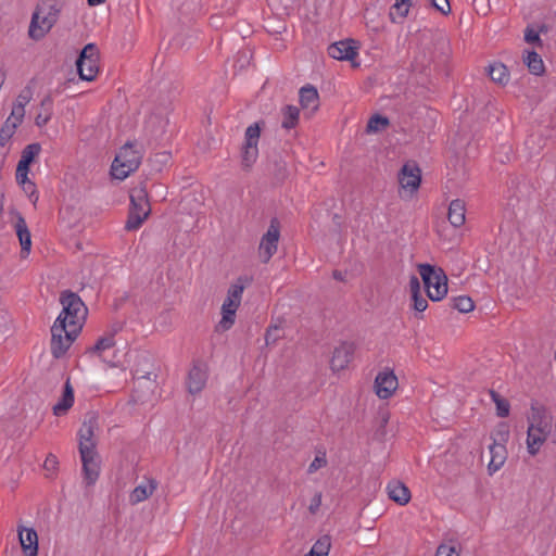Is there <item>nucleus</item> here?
Here are the masks:
<instances>
[{
	"label": "nucleus",
	"mask_w": 556,
	"mask_h": 556,
	"mask_svg": "<svg viewBox=\"0 0 556 556\" xmlns=\"http://www.w3.org/2000/svg\"><path fill=\"white\" fill-rule=\"evenodd\" d=\"M358 47L354 40H341L329 46L328 54L336 60H353L357 56Z\"/></svg>",
	"instance_id": "19"
},
{
	"label": "nucleus",
	"mask_w": 556,
	"mask_h": 556,
	"mask_svg": "<svg viewBox=\"0 0 556 556\" xmlns=\"http://www.w3.org/2000/svg\"><path fill=\"white\" fill-rule=\"evenodd\" d=\"M79 77L92 81L99 73V51L92 43L87 45L80 52L76 62Z\"/></svg>",
	"instance_id": "9"
},
{
	"label": "nucleus",
	"mask_w": 556,
	"mask_h": 556,
	"mask_svg": "<svg viewBox=\"0 0 556 556\" xmlns=\"http://www.w3.org/2000/svg\"><path fill=\"white\" fill-rule=\"evenodd\" d=\"M260 137L261 126L258 123H254L247 128L241 150V162L244 168H251L258 157Z\"/></svg>",
	"instance_id": "10"
},
{
	"label": "nucleus",
	"mask_w": 556,
	"mask_h": 556,
	"mask_svg": "<svg viewBox=\"0 0 556 556\" xmlns=\"http://www.w3.org/2000/svg\"><path fill=\"white\" fill-rule=\"evenodd\" d=\"M493 444L490 445L491 452L494 448H506V443L509 439V428L506 424L498 425L492 432Z\"/></svg>",
	"instance_id": "30"
},
{
	"label": "nucleus",
	"mask_w": 556,
	"mask_h": 556,
	"mask_svg": "<svg viewBox=\"0 0 556 556\" xmlns=\"http://www.w3.org/2000/svg\"><path fill=\"white\" fill-rule=\"evenodd\" d=\"M326 454L317 455L315 459L309 464L307 472L314 473L318 469L325 467L327 465Z\"/></svg>",
	"instance_id": "42"
},
{
	"label": "nucleus",
	"mask_w": 556,
	"mask_h": 556,
	"mask_svg": "<svg viewBox=\"0 0 556 556\" xmlns=\"http://www.w3.org/2000/svg\"><path fill=\"white\" fill-rule=\"evenodd\" d=\"M321 505V493L320 492H317L313 498L311 500V504L308 506V510L312 513V514H316L317 510L319 509Z\"/></svg>",
	"instance_id": "45"
},
{
	"label": "nucleus",
	"mask_w": 556,
	"mask_h": 556,
	"mask_svg": "<svg viewBox=\"0 0 556 556\" xmlns=\"http://www.w3.org/2000/svg\"><path fill=\"white\" fill-rule=\"evenodd\" d=\"M490 396L495 404L497 416L502 418L507 417L510 412L509 402L493 390L490 391Z\"/></svg>",
	"instance_id": "35"
},
{
	"label": "nucleus",
	"mask_w": 556,
	"mask_h": 556,
	"mask_svg": "<svg viewBox=\"0 0 556 556\" xmlns=\"http://www.w3.org/2000/svg\"><path fill=\"white\" fill-rule=\"evenodd\" d=\"M207 380V366L201 363L193 364L191 369L189 370L187 378V388L189 393L198 394L200 393Z\"/></svg>",
	"instance_id": "18"
},
{
	"label": "nucleus",
	"mask_w": 556,
	"mask_h": 556,
	"mask_svg": "<svg viewBox=\"0 0 556 556\" xmlns=\"http://www.w3.org/2000/svg\"><path fill=\"white\" fill-rule=\"evenodd\" d=\"M134 377L138 379H151L152 372L149 370H140L139 368L131 369Z\"/></svg>",
	"instance_id": "47"
},
{
	"label": "nucleus",
	"mask_w": 556,
	"mask_h": 556,
	"mask_svg": "<svg viewBox=\"0 0 556 556\" xmlns=\"http://www.w3.org/2000/svg\"><path fill=\"white\" fill-rule=\"evenodd\" d=\"M51 105H52V101L49 98H46L41 101V106L45 110H43V112L38 113L35 117V124L38 127H43L50 122V119L52 117Z\"/></svg>",
	"instance_id": "36"
},
{
	"label": "nucleus",
	"mask_w": 556,
	"mask_h": 556,
	"mask_svg": "<svg viewBox=\"0 0 556 556\" xmlns=\"http://www.w3.org/2000/svg\"><path fill=\"white\" fill-rule=\"evenodd\" d=\"M372 388L380 400L391 399L399 388V379L393 369L386 367L380 370L375 378Z\"/></svg>",
	"instance_id": "11"
},
{
	"label": "nucleus",
	"mask_w": 556,
	"mask_h": 556,
	"mask_svg": "<svg viewBox=\"0 0 556 556\" xmlns=\"http://www.w3.org/2000/svg\"><path fill=\"white\" fill-rule=\"evenodd\" d=\"M418 273L424 281L427 295L432 301H441L447 294V277L441 268L420 264Z\"/></svg>",
	"instance_id": "6"
},
{
	"label": "nucleus",
	"mask_w": 556,
	"mask_h": 556,
	"mask_svg": "<svg viewBox=\"0 0 556 556\" xmlns=\"http://www.w3.org/2000/svg\"><path fill=\"white\" fill-rule=\"evenodd\" d=\"M432 5L442 14L447 15L451 12L448 0H431Z\"/></svg>",
	"instance_id": "43"
},
{
	"label": "nucleus",
	"mask_w": 556,
	"mask_h": 556,
	"mask_svg": "<svg viewBox=\"0 0 556 556\" xmlns=\"http://www.w3.org/2000/svg\"><path fill=\"white\" fill-rule=\"evenodd\" d=\"M142 156V148L137 142H126L118 150L111 165L112 177L118 180L126 179L139 168Z\"/></svg>",
	"instance_id": "5"
},
{
	"label": "nucleus",
	"mask_w": 556,
	"mask_h": 556,
	"mask_svg": "<svg viewBox=\"0 0 556 556\" xmlns=\"http://www.w3.org/2000/svg\"><path fill=\"white\" fill-rule=\"evenodd\" d=\"M18 538L25 556L38 555V534L35 529L18 527Z\"/></svg>",
	"instance_id": "20"
},
{
	"label": "nucleus",
	"mask_w": 556,
	"mask_h": 556,
	"mask_svg": "<svg viewBox=\"0 0 556 556\" xmlns=\"http://www.w3.org/2000/svg\"><path fill=\"white\" fill-rule=\"evenodd\" d=\"M334 277H336V278H340V274L334 273Z\"/></svg>",
	"instance_id": "52"
},
{
	"label": "nucleus",
	"mask_w": 556,
	"mask_h": 556,
	"mask_svg": "<svg viewBox=\"0 0 556 556\" xmlns=\"http://www.w3.org/2000/svg\"><path fill=\"white\" fill-rule=\"evenodd\" d=\"M282 127L286 129L294 128L299 122L300 111L294 105H287L282 110Z\"/></svg>",
	"instance_id": "33"
},
{
	"label": "nucleus",
	"mask_w": 556,
	"mask_h": 556,
	"mask_svg": "<svg viewBox=\"0 0 556 556\" xmlns=\"http://www.w3.org/2000/svg\"><path fill=\"white\" fill-rule=\"evenodd\" d=\"M62 312L51 327V354L55 358L65 355L84 326L87 308L80 298L73 292L61 295Z\"/></svg>",
	"instance_id": "1"
},
{
	"label": "nucleus",
	"mask_w": 556,
	"mask_h": 556,
	"mask_svg": "<svg viewBox=\"0 0 556 556\" xmlns=\"http://www.w3.org/2000/svg\"><path fill=\"white\" fill-rule=\"evenodd\" d=\"M525 40L528 43H541L540 35L533 28L528 27L525 31Z\"/></svg>",
	"instance_id": "44"
},
{
	"label": "nucleus",
	"mask_w": 556,
	"mask_h": 556,
	"mask_svg": "<svg viewBox=\"0 0 556 556\" xmlns=\"http://www.w3.org/2000/svg\"><path fill=\"white\" fill-rule=\"evenodd\" d=\"M41 152V146L37 142L27 144L21 154V159L16 166L15 178L25 179V175L29 174L30 165Z\"/></svg>",
	"instance_id": "16"
},
{
	"label": "nucleus",
	"mask_w": 556,
	"mask_h": 556,
	"mask_svg": "<svg viewBox=\"0 0 556 556\" xmlns=\"http://www.w3.org/2000/svg\"><path fill=\"white\" fill-rule=\"evenodd\" d=\"M453 307L460 313H469L473 311L475 303L467 295H459L453 299Z\"/></svg>",
	"instance_id": "37"
},
{
	"label": "nucleus",
	"mask_w": 556,
	"mask_h": 556,
	"mask_svg": "<svg viewBox=\"0 0 556 556\" xmlns=\"http://www.w3.org/2000/svg\"><path fill=\"white\" fill-rule=\"evenodd\" d=\"M151 212L148 193L143 187L134 188L130 192V207L125 228L128 231L141 227Z\"/></svg>",
	"instance_id": "7"
},
{
	"label": "nucleus",
	"mask_w": 556,
	"mask_h": 556,
	"mask_svg": "<svg viewBox=\"0 0 556 556\" xmlns=\"http://www.w3.org/2000/svg\"><path fill=\"white\" fill-rule=\"evenodd\" d=\"M58 466H59V460H58L55 454H48L42 464V467L47 472L46 476L48 478L52 477L54 475V472L56 471Z\"/></svg>",
	"instance_id": "41"
},
{
	"label": "nucleus",
	"mask_w": 556,
	"mask_h": 556,
	"mask_svg": "<svg viewBox=\"0 0 556 556\" xmlns=\"http://www.w3.org/2000/svg\"><path fill=\"white\" fill-rule=\"evenodd\" d=\"M278 331H279L278 327H270L266 333V342L269 343L270 340L275 341L277 338L276 332H278Z\"/></svg>",
	"instance_id": "48"
},
{
	"label": "nucleus",
	"mask_w": 556,
	"mask_h": 556,
	"mask_svg": "<svg viewBox=\"0 0 556 556\" xmlns=\"http://www.w3.org/2000/svg\"><path fill=\"white\" fill-rule=\"evenodd\" d=\"M74 400V389L70 382V379H67L64 384L61 397L53 406V414L55 416L65 415L68 412V409L73 406Z\"/></svg>",
	"instance_id": "21"
},
{
	"label": "nucleus",
	"mask_w": 556,
	"mask_h": 556,
	"mask_svg": "<svg viewBox=\"0 0 556 556\" xmlns=\"http://www.w3.org/2000/svg\"><path fill=\"white\" fill-rule=\"evenodd\" d=\"M136 359L140 363L148 364L150 362V357L146 353L136 352Z\"/></svg>",
	"instance_id": "50"
},
{
	"label": "nucleus",
	"mask_w": 556,
	"mask_h": 556,
	"mask_svg": "<svg viewBox=\"0 0 556 556\" xmlns=\"http://www.w3.org/2000/svg\"><path fill=\"white\" fill-rule=\"evenodd\" d=\"M409 7L410 0H395V3L393 5L394 12L390 13L392 20H395L394 14H397V16L401 18L405 17L408 13Z\"/></svg>",
	"instance_id": "39"
},
{
	"label": "nucleus",
	"mask_w": 556,
	"mask_h": 556,
	"mask_svg": "<svg viewBox=\"0 0 556 556\" xmlns=\"http://www.w3.org/2000/svg\"><path fill=\"white\" fill-rule=\"evenodd\" d=\"M410 289L413 293V307L416 312L422 313L428 307V302L419 294V281L417 277H412Z\"/></svg>",
	"instance_id": "31"
},
{
	"label": "nucleus",
	"mask_w": 556,
	"mask_h": 556,
	"mask_svg": "<svg viewBox=\"0 0 556 556\" xmlns=\"http://www.w3.org/2000/svg\"><path fill=\"white\" fill-rule=\"evenodd\" d=\"M506 462V454H490V459L488 464L489 475H494L497 470H500Z\"/></svg>",
	"instance_id": "38"
},
{
	"label": "nucleus",
	"mask_w": 556,
	"mask_h": 556,
	"mask_svg": "<svg viewBox=\"0 0 556 556\" xmlns=\"http://www.w3.org/2000/svg\"><path fill=\"white\" fill-rule=\"evenodd\" d=\"M18 186L22 187L25 194L28 197L29 201L34 206L38 203L39 193L37 187L34 181L28 178V175H25V179L21 180L20 178H15Z\"/></svg>",
	"instance_id": "32"
},
{
	"label": "nucleus",
	"mask_w": 556,
	"mask_h": 556,
	"mask_svg": "<svg viewBox=\"0 0 556 556\" xmlns=\"http://www.w3.org/2000/svg\"><path fill=\"white\" fill-rule=\"evenodd\" d=\"M279 238V225L276 220H271L258 245V255L263 263H268L277 252Z\"/></svg>",
	"instance_id": "12"
},
{
	"label": "nucleus",
	"mask_w": 556,
	"mask_h": 556,
	"mask_svg": "<svg viewBox=\"0 0 556 556\" xmlns=\"http://www.w3.org/2000/svg\"><path fill=\"white\" fill-rule=\"evenodd\" d=\"M455 548L446 545H440L437 549L435 556H453ZM458 556V555H456Z\"/></svg>",
	"instance_id": "46"
},
{
	"label": "nucleus",
	"mask_w": 556,
	"mask_h": 556,
	"mask_svg": "<svg viewBox=\"0 0 556 556\" xmlns=\"http://www.w3.org/2000/svg\"><path fill=\"white\" fill-rule=\"evenodd\" d=\"M63 0H42L33 13L28 35L34 40L42 39L54 26L63 9Z\"/></svg>",
	"instance_id": "4"
},
{
	"label": "nucleus",
	"mask_w": 556,
	"mask_h": 556,
	"mask_svg": "<svg viewBox=\"0 0 556 556\" xmlns=\"http://www.w3.org/2000/svg\"><path fill=\"white\" fill-rule=\"evenodd\" d=\"M379 418H380L381 427H384L388 424L389 419H390L389 412H387V410L382 412L380 414Z\"/></svg>",
	"instance_id": "49"
},
{
	"label": "nucleus",
	"mask_w": 556,
	"mask_h": 556,
	"mask_svg": "<svg viewBox=\"0 0 556 556\" xmlns=\"http://www.w3.org/2000/svg\"><path fill=\"white\" fill-rule=\"evenodd\" d=\"M13 215V222L12 226L16 232V236L18 238L20 244H21V256L23 258H26L31 250V235L28 229L27 223L23 215L14 211L11 213Z\"/></svg>",
	"instance_id": "14"
},
{
	"label": "nucleus",
	"mask_w": 556,
	"mask_h": 556,
	"mask_svg": "<svg viewBox=\"0 0 556 556\" xmlns=\"http://www.w3.org/2000/svg\"><path fill=\"white\" fill-rule=\"evenodd\" d=\"M522 61L531 74L541 76L545 73L544 62L541 55L535 51L526 50L522 55Z\"/></svg>",
	"instance_id": "27"
},
{
	"label": "nucleus",
	"mask_w": 556,
	"mask_h": 556,
	"mask_svg": "<svg viewBox=\"0 0 556 556\" xmlns=\"http://www.w3.org/2000/svg\"><path fill=\"white\" fill-rule=\"evenodd\" d=\"M399 194L404 200H410L417 193L421 184V170L414 162L405 163L399 172Z\"/></svg>",
	"instance_id": "8"
},
{
	"label": "nucleus",
	"mask_w": 556,
	"mask_h": 556,
	"mask_svg": "<svg viewBox=\"0 0 556 556\" xmlns=\"http://www.w3.org/2000/svg\"><path fill=\"white\" fill-rule=\"evenodd\" d=\"M88 352L97 355L110 367L126 370L130 365L131 351L124 346L116 348L115 331L109 330L100 336Z\"/></svg>",
	"instance_id": "2"
},
{
	"label": "nucleus",
	"mask_w": 556,
	"mask_h": 556,
	"mask_svg": "<svg viewBox=\"0 0 556 556\" xmlns=\"http://www.w3.org/2000/svg\"><path fill=\"white\" fill-rule=\"evenodd\" d=\"M23 118L10 114L0 128V147L9 144L18 126L23 123Z\"/></svg>",
	"instance_id": "25"
},
{
	"label": "nucleus",
	"mask_w": 556,
	"mask_h": 556,
	"mask_svg": "<svg viewBox=\"0 0 556 556\" xmlns=\"http://www.w3.org/2000/svg\"><path fill=\"white\" fill-rule=\"evenodd\" d=\"M33 99V90L30 87L24 88L18 96L16 97L11 114L14 116L21 117L24 119L25 116V108Z\"/></svg>",
	"instance_id": "28"
},
{
	"label": "nucleus",
	"mask_w": 556,
	"mask_h": 556,
	"mask_svg": "<svg viewBox=\"0 0 556 556\" xmlns=\"http://www.w3.org/2000/svg\"><path fill=\"white\" fill-rule=\"evenodd\" d=\"M157 483L154 479H148L146 483L137 485L129 495V503L137 505L149 498L156 490Z\"/></svg>",
	"instance_id": "23"
},
{
	"label": "nucleus",
	"mask_w": 556,
	"mask_h": 556,
	"mask_svg": "<svg viewBox=\"0 0 556 556\" xmlns=\"http://www.w3.org/2000/svg\"><path fill=\"white\" fill-rule=\"evenodd\" d=\"M87 2L90 7H97L103 4L105 0H87Z\"/></svg>",
	"instance_id": "51"
},
{
	"label": "nucleus",
	"mask_w": 556,
	"mask_h": 556,
	"mask_svg": "<svg viewBox=\"0 0 556 556\" xmlns=\"http://www.w3.org/2000/svg\"><path fill=\"white\" fill-rule=\"evenodd\" d=\"M251 279L247 276L238 277L228 288L226 296L220 306V319L215 326L217 332H226L230 330L237 318L245 288L250 285Z\"/></svg>",
	"instance_id": "3"
},
{
	"label": "nucleus",
	"mask_w": 556,
	"mask_h": 556,
	"mask_svg": "<svg viewBox=\"0 0 556 556\" xmlns=\"http://www.w3.org/2000/svg\"><path fill=\"white\" fill-rule=\"evenodd\" d=\"M330 547L331 538L329 535H323L315 542L309 553L305 556H328Z\"/></svg>",
	"instance_id": "34"
},
{
	"label": "nucleus",
	"mask_w": 556,
	"mask_h": 556,
	"mask_svg": "<svg viewBox=\"0 0 556 556\" xmlns=\"http://www.w3.org/2000/svg\"><path fill=\"white\" fill-rule=\"evenodd\" d=\"M354 354V345L349 342L340 343L332 353L330 367L333 371L345 369L351 363Z\"/></svg>",
	"instance_id": "17"
},
{
	"label": "nucleus",
	"mask_w": 556,
	"mask_h": 556,
	"mask_svg": "<svg viewBox=\"0 0 556 556\" xmlns=\"http://www.w3.org/2000/svg\"><path fill=\"white\" fill-rule=\"evenodd\" d=\"M98 421L96 417L85 420L78 430L79 452H93L97 443Z\"/></svg>",
	"instance_id": "13"
},
{
	"label": "nucleus",
	"mask_w": 556,
	"mask_h": 556,
	"mask_svg": "<svg viewBox=\"0 0 556 556\" xmlns=\"http://www.w3.org/2000/svg\"><path fill=\"white\" fill-rule=\"evenodd\" d=\"M83 463L84 482L87 486L93 485L101 471L100 454H80Z\"/></svg>",
	"instance_id": "15"
},
{
	"label": "nucleus",
	"mask_w": 556,
	"mask_h": 556,
	"mask_svg": "<svg viewBox=\"0 0 556 556\" xmlns=\"http://www.w3.org/2000/svg\"><path fill=\"white\" fill-rule=\"evenodd\" d=\"M389 125V121L387 117L375 115L372 116L368 124H367V130L368 131H379L383 128H386Z\"/></svg>",
	"instance_id": "40"
},
{
	"label": "nucleus",
	"mask_w": 556,
	"mask_h": 556,
	"mask_svg": "<svg viewBox=\"0 0 556 556\" xmlns=\"http://www.w3.org/2000/svg\"><path fill=\"white\" fill-rule=\"evenodd\" d=\"M389 497L400 505H405L410 500V491L401 481L393 480L387 486Z\"/></svg>",
	"instance_id": "24"
},
{
	"label": "nucleus",
	"mask_w": 556,
	"mask_h": 556,
	"mask_svg": "<svg viewBox=\"0 0 556 556\" xmlns=\"http://www.w3.org/2000/svg\"><path fill=\"white\" fill-rule=\"evenodd\" d=\"M447 219L450 224L455 228H458L465 224L466 205L463 200L455 199L451 201L448 205Z\"/></svg>",
	"instance_id": "22"
},
{
	"label": "nucleus",
	"mask_w": 556,
	"mask_h": 556,
	"mask_svg": "<svg viewBox=\"0 0 556 556\" xmlns=\"http://www.w3.org/2000/svg\"><path fill=\"white\" fill-rule=\"evenodd\" d=\"M489 75L494 83L500 85H506L510 78L507 66L502 62H494L490 64Z\"/></svg>",
	"instance_id": "29"
},
{
	"label": "nucleus",
	"mask_w": 556,
	"mask_h": 556,
	"mask_svg": "<svg viewBox=\"0 0 556 556\" xmlns=\"http://www.w3.org/2000/svg\"><path fill=\"white\" fill-rule=\"evenodd\" d=\"M300 103L303 110L315 112L319 106V96L311 85L304 86L300 89Z\"/></svg>",
	"instance_id": "26"
}]
</instances>
